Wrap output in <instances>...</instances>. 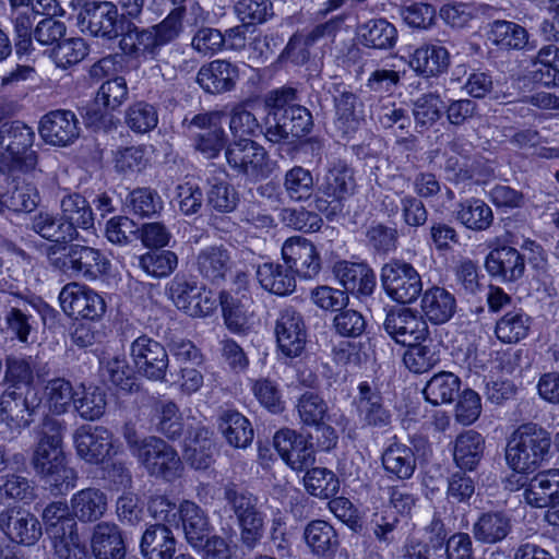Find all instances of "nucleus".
Masks as SVG:
<instances>
[{
	"instance_id": "1",
	"label": "nucleus",
	"mask_w": 559,
	"mask_h": 559,
	"mask_svg": "<svg viewBox=\"0 0 559 559\" xmlns=\"http://www.w3.org/2000/svg\"><path fill=\"white\" fill-rule=\"evenodd\" d=\"M185 9L178 7L158 24L140 27L131 21L121 23L119 47L134 59L155 60L163 47L179 37L183 29Z\"/></svg>"
},
{
	"instance_id": "2",
	"label": "nucleus",
	"mask_w": 559,
	"mask_h": 559,
	"mask_svg": "<svg viewBox=\"0 0 559 559\" xmlns=\"http://www.w3.org/2000/svg\"><path fill=\"white\" fill-rule=\"evenodd\" d=\"M551 447L550 433L534 423L521 425L506 448L507 464L518 473H533L546 460Z\"/></svg>"
},
{
	"instance_id": "3",
	"label": "nucleus",
	"mask_w": 559,
	"mask_h": 559,
	"mask_svg": "<svg viewBox=\"0 0 559 559\" xmlns=\"http://www.w3.org/2000/svg\"><path fill=\"white\" fill-rule=\"evenodd\" d=\"M134 457L150 476L165 481L180 478L185 469L178 451L155 436L146 437Z\"/></svg>"
},
{
	"instance_id": "4",
	"label": "nucleus",
	"mask_w": 559,
	"mask_h": 559,
	"mask_svg": "<svg viewBox=\"0 0 559 559\" xmlns=\"http://www.w3.org/2000/svg\"><path fill=\"white\" fill-rule=\"evenodd\" d=\"M225 159L235 177L257 182L269 175V155L265 148L251 139L229 143Z\"/></svg>"
},
{
	"instance_id": "5",
	"label": "nucleus",
	"mask_w": 559,
	"mask_h": 559,
	"mask_svg": "<svg viewBox=\"0 0 559 559\" xmlns=\"http://www.w3.org/2000/svg\"><path fill=\"white\" fill-rule=\"evenodd\" d=\"M380 281L385 294L403 305L416 301L423 293L419 272L413 264L401 259H391L382 265Z\"/></svg>"
},
{
	"instance_id": "6",
	"label": "nucleus",
	"mask_w": 559,
	"mask_h": 559,
	"mask_svg": "<svg viewBox=\"0 0 559 559\" xmlns=\"http://www.w3.org/2000/svg\"><path fill=\"white\" fill-rule=\"evenodd\" d=\"M28 399L27 394L7 389L0 395V436L4 440H14L34 421L39 402Z\"/></svg>"
},
{
	"instance_id": "7",
	"label": "nucleus",
	"mask_w": 559,
	"mask_h": 559,
	"mask_svg": "<svg viewBox=\"0 0 559 559\" xmlns=\"http://www.w3.org/2000/svg\"><path fill=\"white\" fill-rule=\"evenodd\" d=\"M78 19L82 32L91 36L112 40L121 34V17L111 1H85Z\"/></svg>"
},
{
	"instance_id": "8",
	"label": "nucleus",
	"mask_w": 559,
	"mask_h": 559,
	"mask_svg": "<svg viewBox=\"0 0 559 559\" xmlns=\"http://www.w3.org/2000/svg\"><path fill=\"white\" fill-rule=\"evenodd\" d=\"M278 354L285 359L301 357L308 342L307 326L300 312L292 307L282 309L274 323Z\"/></svg>"
},
{
	"instance_id": "9",
	"label": "nucleus",
	"mask_w": 559,
	"mask_h": 559,
	"mask_svg": "<svg viewBox=\"0 0 559 559\" xmlns=\"http://www.w3.org/2000/svg\"><path fill=\"white\" fill-rule=\"evenodd\" d=\"M35 132L22 121L0 124V148L23 170L35 168L37 155L32 150Z\"/></svg>"
},
{
	"instance_id": "10",
	"label": "nucleus",
	"mask_w": 559,
	"mask_h": 559,
	"mask_svg": "<svg viewBox=\"0 0 559 559\" xmlns=\"http://www.w3.org/2000/svg\"><path fill=\"white\" fill-rule=\"evenodd\" d=\"M58 298L63 312L75 319L94 321L106 312L105 299L94 289L76 282L64 285Z\"/></svg>"
},
{
	"instance_id": "11",
	"label": "nucleus",
	"mask_w": 559,
	"mask_h": 559,
	"mask_svg": "<svg viewBox=\"0 0 559 559\" xmlns=\"http://www.w3.org/2000/svg\"><path fill=\"white\" fill-rule=\"evenodd\" d=\"M130 356L138 372L153 381H164L169 367L167 349L158 341L142 334L130 345Z\"/></svg>"
},
{
	"instance_id": "12",
	"label": "nucleus",
	"mask_w": 559,
	"mask_h": 559,
	"mask_svg": "<svg viewBox=\"0 0 559 559\" xmlns=\"http://www.w3.org/2000/svg\"><path fill=\"white\" fill-rule=\"evenodd\" d=\"M383 329L397 344L412 346L425 341L429 334L426 320L408 307H395L388 311Z\"/></svg>"
},
{
	"instance_id": "13",
	"label": "nucleus",
	"mask_w": 559,
	"mask_h": 559,
	"mask_svg": "<svg viewBox=\"0 0 559 559\" xmlns=\"http://www.w3.org/2000/svg\"><path fill=\"white\" fill-rule=\"evenodd\" d=\"M175 306L190 317H206L216 308V301L203 286L185 276L176 275L168 284Z\"/></svg>"
},
{
	"instance_id": "14",
	"label": "nucleus",
	"mask_w": 559,
	"mask_h": 559,
	"mask_svg": "<svg viewBox=\"0 0 559 559\" xmlns=\"http://www.w3.org/2000/svg\"><path fill=\"white\" fill-rule=\"evenodd\" d=\"M62 424L53 418L46 417L38 430L37 443L34 449L32 463L36 472L49 471L51 466L64 462L62 451Z\"/></svg>"
},
{
	"instance_id": "15",
	"label": "nucleus",
	"mask_w": 559,
	"mask_h": 559,
	"mask_svg": "<svg viewBox=\"0 0 559 559\" xmlns=\"http://www.w3.org/2000/svg\"><path fill=\"white\" fill-rule=\"evenodd\" d=\"M358 394L354 399L359 423L364 427L385 428L392 421L391 411L384 405L380 386L374 381L358 384Z\"/></svg>"
},
{
	"instance_id": "16",
	"label": "nucleus",
	"mask_w": 559,
	"mask_h": 559,
	"mask_svg": "<svg viewBox=\"0 0 559 559\" xmlns=\"http://www.w3.org/2000/svg\"><path fill=\"white\" fill-rule=\"evenodd\" d=\"M0 530L11 542L27 547L36 545L43 536L37 516L20 507L0 512Z\"/></svg>"
},
{
	"instance_id": "17",
	"label": "nucleus",
	"mask_w": 559,
	"mask_h": 559,
	"mask_svg": "<svg viewBox=\"0 0 559 559\" xmlns=\"http://www.w3.org/2000/svg\"><path fill=\"white\" fill-rule=\"evenodd\" d=\"M0 308L7 335L20 343H28V337L35 330V319L29 312L27 301L17 295L3 292L0 294Z\"/></svg>"
},
{
	"instance_id": "18",
	"label": "nucleus",
	"mask_w": 559,
	"mask_h": 559,
	"mask_svg": "<svg viewBox=\"0 0 559 559\" xmlns=\"http://www.w3.org/2000/svg\"><path fill=\"white\" fill-rule=\"evenodd\" d=\"M78 455L90 464H102L114 450L112 435L103 426H82L74 433Z\"/></svg>"
},
{
	"instance_id": "19",
	"label": "nucleus",
	"mask_w": 559,
	"mask_h": 559,
	"mask_svg": "<svg viewBox=\"0 0 559 559\" xmlns=\"http://www.w3.org/2000/svg\"><path fill=\"white\" fill-rule=\"evenodd\" d=\"M282 255L287 267L304 278L314 277L321 269L316 247L301 236L288 238L282 247Z\"/></svg>"
},
{
	"instance_id": "20",
	"label": "nucleus",
	"mask_w": 559,
	"mask_h": 559,
	"mask_svg": "<svg viewBox=\"0 0 559 559\" xmlns=\"http://www.w3.org/2000/svg\"><path fill=\"white\" fill-rule=\"evenodd\" d=\"M273 443L281 457L295 471H302L314 463L313 444L294 430L277 431Z\"/></svg>"
},
{
	"instance_id": "21",
	"label": "nucleus",
	"mask_w": 559,
	"mask_h": 559,
	"mask_svg": "<svg viewBox=\"0 0 559 559\" xmlns=\"http://www.w3.org/2000/svg\"><path fill=\"white\" fill-rule=\"evenodd\" d=\"M39 133L48 144L68 146L80 135L79 121L71 110H52L41 118Z\"/></svg>"
},
{
	"instance_id": "22",
	"label": "nucleus",
	"mask_w": 559,
	"mask_h": 559,
	"mask_svg": "<svg viewBox=\"0 0 559 559\" xmlns=\"http://www.w3.org/2000/svg\"><path fill=\"white\" fill-rule=\"evenodd\" d=\"M238 78L239 70L236 64L224 59H216L199 69L197 83L205 93L221 95L234 91Z\"/></svg>"
},
{
	"instance_id": "23",
	"label": "nucleus",
	"mask_w": 559,
	"mask_h": 559,
	"mask_svg": "<svg viewBox=\"0 0 559 559\" xmlns=\"http://www.w3.org/2000/svg\"><path fill=\"white\" fill-rule=\"evenodd\" d=\"M47 373L46 365L37 357L24 354L5 356L3 382L9 384L8 389L17 391L21 386H31Z\"/></svg>"
},
{
	"instance_id": "24",
	"label": "nucleus",
	"mask_w": 559,
	"mask_h": 559,
	"mask_svg": "<svg viewBox=\"0 0 559 559\" xmlns=\"http://www.w3.org/2000/svg\"><path fill=\"white\" fill-rule=\"evenodd\" d=\"M312 116L310 111L301 106H293L287 114L275 123H269L264 135L272 143L286 142L289 138H300L311 131Z\"/></svg>"
},
{
	"instance_id": "25",
	"label": "nucleus",
	"mask_w": 559,
	"mask_h": 559,
	"mask_svg": "<svg viewBox=\"0 0 559 559\" xmlns=\"http://www.w3.org/2000/svg\"><path fill=\"white\" fill-rule=\"evenodd\" d=\"M332 272L346 293L368 296L376 287V274L367 263L337 261Z\"/></svg>"
},
{
	"instance_id": "26",
	"label": "nucleus",
	"mask_w": 559,
	"mask_h": 559,
	"mask_svg": "<svg viewBox=\"0 0 559 559\" xmlns=\"http://www.w3.org/2000/svg\"><path fill=\"white\" fill-rule=\"evenodd\" d=\"M420 316L435 325L450 321L456 312V299L452 293L441 286H431L423 290Z\"/></svg>"
},
{
	"instance_id": "27",
	"label": "nucleus",
	"mask_w": 559,
	"mask_h": 559,
	"mask_svg": "<svg viewBox=\"0 0 559 559\" xmlns=\"http://www.w3.org/2000/svg\"><path fill=\"white\" fill-rule=\"evenodd\" d=\"M70 263L72 264V275L82 277L86 281H95L109 273L110 261L98 249L82 246H70Z\"/></svg>"
},
{
	"instance_id": "28",
	"label": "nucleus",
	"mask_w": 559,
	"mask_h": 559,
	"mask_svg": "<svg viewBox=\"0 0 559 559\" xmlns=\"http://www.w3.org/2000/svg\"><path fill=\"white\" fill-rule=\"evenodd\" d=\"M485 267L491 276L514 282L524 274V257L513 247H498L486 257Z\"/></svg>"
},
{
	"instance_id": "29",
	"label": "nucleus",
	"mask_w": 559,
	"mask_h": 559,
	"mask_svg": "<svg viewBox=\"0 0 559 559\" xmlns=\"http://www.w3.org/2000/svg\"><path fill=\"white\" fill-rule=\"evenodd\" d=\"M229 251L223 246H209L201 249L194 258L193 266L200 276L211 283H219L231 270Z\"/></svg>"
},
{
	"instance_id": "30",
	"label": "nucleus",
	"mask_w": 559,
	"mask_h": 559,
	"mask_svg": "<svg viewBox=\"0 0 559 559\" xmlns=\"http://www.w3.org/2000/svg\"><path fill=\"white\" fill-rule=\"evenodd\" d=\"M523 496L532 507L550 509L559 501V469H548L535 475Z\"/></svg>"
},
{
	"instance_id": "31",
	"label": "nucleus",
	"mask_w": 559,
	"mask_h": 559,
	"mask_svg": "<svg viewBox=\"0 0 559 559\" xmlns=\"http://www.w3.org/2000/svg\"><path fill=\"white\" fill-rule=\"evenodd\" d=\"M357 38L364 47L389 50L397 41V29L386 19H370L357 26Z\"/></svg>"
},
{
	"instance_id": "32",
	"label": "nucleus",
	"mask_w": 559,
	"mask_h": 559,
	"mask_svg": "<svg viewBox=\"0 0 559 559\" xmlns=\"http://www.w3.org/2000/svg\"><path fill=\"white\" fill-rule=\"evenodd\" d=\"M176 539L166 524L150 525L141 538L144 559H171L176 552Z\"/></svg>"
},
{
	"instance_id": "33",
	"label": "nucleus",
	"mask_w": 559,
	"mask_h": 559,
	"mask_svg": "<svg viewBox=\"0 0 559 559\" xmlns=\"http://www.w3.org/2000/svg\"><path fill=\"white\" fill-rule=\"evenodd\" d=\"M92 551L95 559H123L126 546L118 526L102 522L94 527Z\"/></svg>"
},
{
	"instance_id": "34",
	"label": "nucleus",
	"mask_w": 559,
	"mask_h": 559,
	"mask_svg": "<svg viewBox=\"0 0 559 559\" xmlns=\"http://www.w3.org/2000/svg\"><path fill=\"white\" fill-rule=\"evenodd\" d=\"M218 429L227 443L245 449L251 444L254 431L249 419L236 409L223 411L217 419Z\"/></svg>"
},
{
	"instance_id": "35",
	"label": "nucleus",
	"mask_w": 559,
	"mask_h": 559,
	"mask_svg": "<svg viewBox=\"0 0 559 559\" xmlns=\"http://www.w3.org/2000/svg\"><path fill=\"white\" fill-rule=\"evenodd\" d=\"M61 217L78 239V228L88 230L94 227V215L90 203L79 193H68L60 200Z\"/></svg>"
},
{
	"instance_id": "36",
	"label": "nucleus",
	"mask_w": 559,
	"mask_h": 559,
	"mask_svg": "<svg viewBox=\"0 0 559 559\" xmlns=\"http://www.w3.org/2000/svg\"><path fill=\"white\" fill-rule=\"evenodd\" d=\"M72 515L82 523L98 521L107 510V497L97 488H85L71 498Z\"/></svg>"
},
{
	"instance_id": "37",
	"label": "nucleus",
	"mask_w": 559,
	"mask_h": 559,
	"mask_svg": "<svg viewBox=\"0 0 559 559\" xmlns=\"http://www.w3.org/2000/svg\"><path fill=\"white\" fill-rule=\"evenodd\" d=\"M179 514L188 543L201 549L211 537V525L205 512L194 502L183 501L179 507Z\"/></svg>"
},
{
	"instance_id": "38",
	"label": "nucleus",
	"mask_w": 559,
	"mask_h": 559,
	"mask_svg": "<svg viewBox=\"0 0 559 559\" xmlns=\"http://www.w3.org/2000/svg\"><path fill=\"white\" fill-rule=\"evenodd\" d=\"M450 64L448 50L439 45H423L411 56L409 66L418 74L430 78L447 71Z\"/></svg>"
},
{
	"instance_id": "39",
	"label": "nucleus",
	"mask_w": 559,
	"mask_h": 559,
	"mask_svg": "<svg viewBox=\"0 0 559 559\" xmlns=\"http://www.w3.org/2000/svg\"><path fill=\"white\" fill-rule=\"evenodd\" d=\"M510 516L503 511H488L479 515L473 525L474 538L483 544H496L511 532Z\"/></svg>"
},
{
	"instance_id": "40",
	"label": "nucleus",
	"mask_w": 559,
	"mask_h": 559,
	"mask_svg": "<svg viewBox=\"0 0 559 559\" xmlns=\"http://www.w3.org/2000/svg\"><path fill=\"white\" fill-rule=\"evenodd\" d=\"M382 465L390 477L409 479L416 469V456L412 448L394 442L382 453Z\"/></svg>"
},
{
	"instance_id": "41",
	"label": "nucleus",
	"mask_w": 559,
	"mask_h": 559,
	"mask_svg": "<svg viewBox=\"0 0 559 559\" xmlns=\"http://www.w3.org/2000/svg\"><path fill=\"white\" fill-rule=\"evenodd\" d=\"M257 278L263 289L278 296L289 295L296 288L295 274L277 263L260 264L257 269Z\"/></svg>"
},
{
	"instance_id": "42",
	"label": "nucleus",
	"mask_w": 559,
	"mask_h": 559,
	"mask_svg": "<svg viewBox=\"0 0 559 559\" xmlns=\"http://www.w3.org/2000/svg\"><path fill=\"white\" fill-rule=\"evenodd\" d=\"M485 449L483 436L475 430L459 435L454 441L453 459L462 469L473 471L479 463Z\"/></svg>"
},
{
	"instance_id": "43",
	"label": "nucleus",
	"mask_w": 559,
	"mask_h": 559,
	"mask_svg": "<svg viewBox=\"0 0 559 559\" xmlns=\"http://www.w3.org/2000/svg\"><path fill=\"white\" fill-rule=\"evenodd\" d=\"M307 545L318 557L331 558L337 547L338 537L331 524L322 520L310 522L304 533Z\"/></svg>"
},
{
	"instance_id": "44",
	"label": "nucleus",
	"mask_w": 559,
	"mask_h": 559,
	"mask_svg": "<svg viewBox=\"0 0 559 559\" xmlns=\"http://www.w3.org/2000/svg\"><path fill=\"white\" fill-rule=\"evenodd\" d=\"M29 228L41 238L56 245L75 240L63 218L48 211H39L35 214L31 219Z\"/></svg>"
},
{
	"instance_id": "45",
	"label": "nucleus",
	"mask_w": 559,
	"mask_h": 559,
	"mask_svg": "<svg viewBox=\"0 0 559 559\" xmlns=\"http://www.w3.org/2000/svg\"><path fill=\"white\" fill-rule=\"evenodd\" d=\"M43 521L46 525V532L53 542L64 536H71L76 532V522L72 511L64 502H52L43 511Z\"/></svg>"
},
{
	"instance_id": "46",
	"label": "nucleus",
	"mask_w": 559,
	"mask_h": 559,
	"mask_svg": "<svg viewBox=\"0 0 559 559\" xmlns=\"http://www.w3.org/2000/svg\"><path fill=\"white\" fill-rule=\"evenodd\" d=\"M207 203L215 211L221 213L233 212L239 202V194L234 186L227 180V174L219 171L207 178Z\"/></svg>"
},
{
	"instance_id": "47",
	"label": "nucleus",
	"mask_w": 559,
	"mask_h": 559,
	"mask_svg": "<svg viewBox=\"0 0 559 559\" xmlns=\"http://www.w3.org/2000/svg\"><path fill=\"white\" fill-rule=\"evenodd\" d=\"M456 219L471 230L483 231L491 226L493 213L486 202L472 198L459 204Z\"/></svg>"
},
{
	"instance_id": "48",
	"label": "nucleus",
	"mask_w": 559,
	"mask_h": 559,
	"mask_svg": "<svg viewBox=\"0 0 559 559\" xmlns=\"http://www.w3.org/2000/svg\"><path fill=\"white\" fill-rule=\"evenodd\" d=\"M295 409L302 426L312 428L317 425H322L323 421H330L329 405L316 392L306 391L302 393L297 399Z\"/></svg>"
},
{
	"instance_id": "49",
	"label": "nucleus",
	"mask_w": 559,
	"mask_h": 559,
	"mask_svg": "<svg viewBox=\"0 0 559 559\" xmlns=\"http://www.w3.org/2000/svg\"><path fill=\"white\" fill-rule=\"evenodd\" d=\"M531 323V317L522 309L512 310L497 321L495 334L502 343H518L527 336Z\"/></svg>"
},
{
	"instance_id": "50",
	"label": "nucleus",
	"mask_w": 559,
	"mask_h": 559,
	"mask_svg": "<svg viewBox=\"0 0 559 559\" xmlns=\"http://www.w3.org/2000/svg\"><path fill=\"white\" fill-rule=\"evenodd\" d=\"M224 499L237 522L263 511L258 496L235 484L225 486Z\"/></svg>"
},
{
	"instance_id": "51",
	"label": "nucleus",
	"mask_w": 559,
	"mask_h": 559,
	"mask_svg": "<svg viewBox=\"0 0 559 559\" xmlns=\"http://www.w3.org/2000/svg\"><path fill=\"white\" fill-rule=\"evenodd\" d=\"M461 380L452 372L442 371L435 374L424 389L425 399L432 405L451 403L459 394Z\"/></svg>"
},
{
	"instance_id": "52",
	"label": "nucleus",
	"mask_w": 559,
	"mask_h": 559,
	"mask_svg": "<svg viewBox=\"0 0 559 559\" xmlns=\"http://www.w3.org/2000/svg\"><path fill=\"white\" fill-rule=\"evenodd\" d=\"M489 39L501 48L520 50L528 45V33L514 22L497 20L490 25Z\"/></svg>"
},
{
	"instance_id": "53",
	"label": "nucleus",
	"mask_w": 559,
	"mask_h": 559,
	"mask_svg": "<svg viewBox=\"0 0 559 559\" xmlns=\"http://www.w3.org/2000/svg\"><path fill=\"white\" fill-rule=\"evenodd\" d=\"M354 187L352 170L345 165L338 164L329 169L319 191L328 198H332V202H340L354 191Z\"/></svg>"
},
{
	"instance_id": "54",
	"label": "nucleus",
	"mask_w": 559,
	"mask_h": 559,
	"mask_svg": "<svg viewBox=\"0 0 559 559\" xmlns=\"http://www.w3.org/2000/svg\"><path fill=\"white\" fill-rule=\"evenodd\" d=\"M44 396L49 411L56 415L67 413L75 402L72 383L63 378L49 380L44 388Z\"/></svg>"
},
{
	"instance_id": "55",
	"label": "nucleus",
	"mask_w": 559,
	"mask_h": 559,
	"mask_svg": "<svg viewBox=\"0 0 559 559\" xmlns=\"http://www.w3.org/2000/svg\"><path fill=\"white\" fill-rule=\"evenodd\" d=\"M38 12L34 9L12 10L11 21L14 31V45L17 55L28 53L33 49L34 21Z\"/></svg>"
},
{
	"instance_id": "56",
	"label": "nucleus",
	"mask_w": 559,
	"mask_h": 559,
	"mask_svg": "<svg viewBox=\"0 0 559 559\" xmlns=\"http://www.w3.org/2000/svg\"><path fill=\"white\" fill-rule=\"evenodd\" d=\"M87 55L88 45L80 37L61 39L50 52L55 64L63 70L80 63Z\"/></svg>"
},
{
	"instance_id": "57",
	"label": "nucleus",
	"mask_w": 559,
	"mask_h": 559,
	"mask_svg": "<svg viewBox=\"0 0 559 559\" xmlns=\"http://www.w3.org/2000/svg\"><path fill=\"white\" fill-rule=\"evenodd\" d=\"M304 483L311 496L321 499L334 497L340 489L337 476L325 467H313L307 471Z\"/></svg>"
},
{
	"instance_id": "58",
	"label": "nucleus",
	"mask_w": 559,
	"mask_h": 559,
	"mask_svg": "<svg viewBox=\"0 0 559 559\" xmlns=\"http://www.w3.org/2000/svg\"><path fill=\"white\" fill-rule=\"evenodd\" d=\"M124 123L136 134L147 133L155 129L158 123L157 109L146 102H135L127 108Z\"/></svg>"
},
{
	"instance_id": "59",
	"label": "nucleus",
	"mask_w": 559,
	"mask_h": 559,
	"mask_svg": "<svg viewBox=\"0 0 559 559\" xmlns=\"http://www.w3.org/2000/svg\"><path fill=\"white\" fill-rule=\"evenodd\" d=\"M283 185L287 197L297 202L308 200L314 190L311 171L301 166H294L287 170Z\"/></svg>"
},
{
	"instance_id": "60",
	"label": "nucleus",
	"mask_w": 559,
	"mask_h": 559,
	"mask_svg": "<svg viewBox=\"0 0 559 559\" xmlns=\"http://www.w3.org/2000/svg\"><path fill=\"white\" fill-rule=\"evenodd\" d=\"M298 91L292 86H282L267 92L264 96V106L269 117L275 123L281 120L288 109L298 105Z\"/></svg>"
},
{
	"instance_id": "61",
	"label": "nucleus",
	"mask_w": 559,
	"mask_h": 559,
	"mask_svg": "<svg viewBox=\"0 0 559 559\" xmlns=\"http://www.w3.org/2000/svg\"><path fill=\"white\" fill-rule=\"evenodd\" d=\"M126 205L134 215L150 217L163 209V200L151 188H136L128 194Z\"/></svg>"
},
{
	"instance_id": "62",
	"label": "nucleus",
	"mask_w": 559,
	"mask_h": 559,
	"mask_svg": "<svg viewBox=\"0 0 559 559\" xmlns=\"http://www.w3.org/2000/svg\"><path fill=\"white\" fill-rule=\"evenodd\" d=\"M140 267L153 277H166L178 265V257L170 250H155L140 257Z\"/></svg>"
},
{
	"instance_id": "63",
	"label": "nucleus",
	"mask_w": 559,
	"mask_h": 559,
	"mask_svg": "<svg viewBox=\"0 0 559 559\" xmlns=\"http://www.w3.org/2000/svg\"><path fill=\"white\" fill-rule=\"evenodd\" d=\"M156 430L166 438L176 440L183 432L182 417L178 406L171 401H162L156 407Z\"/></svg>"
},
{
	"instance_id": "64",
	"label": "nucleus",
	"mask_w": 559,
	"mask_h": 559,
	"mask_svg": "<svg viewBox=\"0 0 559 559\" xmlns=\"http://www.w3.org/2000/svg\"><path fill=\"white\" fill-rule=\"evenodd\" d=\"M336 124L345 134L349 135L360 124L359 116L356 112L357 96L352 92H342L334 97Z\"/></svg>"
}]
</instances>
